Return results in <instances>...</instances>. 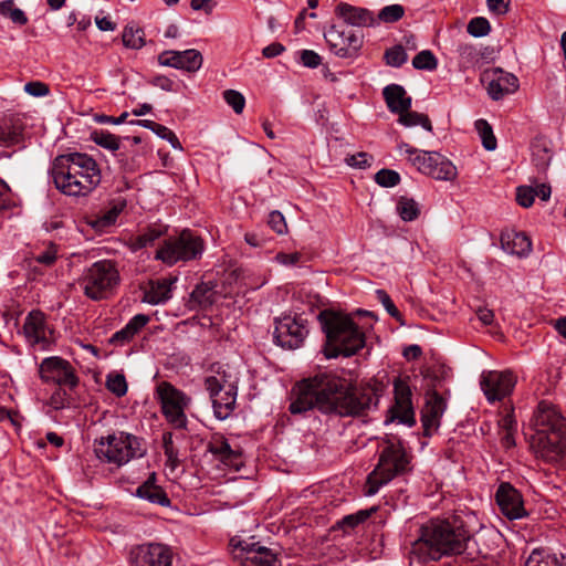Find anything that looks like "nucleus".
Instances as JSON below:
<instances>
[{
	"instance_id": "6e6552de",
	"label": "nucleus",
	"mask_w": 566,
	"mask_h": 566,
	"mask_svg": "<svg viewBox=\"0 0 566 566\" xmlns=\"http://www.w3.org/2000/svg\"><path fill=\"white\" fill-rule=\"evenodd\" d=\"M202 252V239L191 230L185 229L178 235L165 239L157 249L155 259L171 266L178 262L196 260Z\"/></svg>"
},
{
	"instance_id": "4be33fe9",
	"label": "nucleus",
	"mask_w": 566,
	"mask_h": 566,
	"mask_svg": "<svg viewBox=\"0 0 566 566\" xmlns=\"http://www.w3.org/2000/svg\"><path fill=\"white\" fill-rule=\"evenodd\" d=\"M566 434L535 433L531 446L537 458L545 462L556 463L564 453L563 437Z\"/></svg>"
},
{
	"instance_id": "7c9ffc66",
	"label": "nucleus",
	"mask_w": 566,
	"mask_h": 566,
	"mask_svg": "<svg viewBox=\"0 0 566 566\" xmlns=\"http://www.w3.org/2000/svg\"><path fill=\"white\" fill-rule=\"evenodd\" d=\"M382 95L388 109L398 114L411 108V97L407 95L406 90L398 84H389L382 90Z\"/></svg>"
},
{
	"instance_id": "c756f323",
	"label": "nucleus",
	"mask_w": 566,
	"mask_h": 566,
	"mask_svg": "<svg viewBox=\"0 0 566 566\" xmlns=\"http://www.w3.org/2000/svg\"><path fill=\"white\" fill-rule=\"evenodd\" d=\"M211 371L213 374L205 379V387L207 391H213L214 389L233 390L234 388H238V380L235 376L232 375L229 367L213 365Z\"/></svg>"
},
{
	"instance_id": "a18cd8bd",
	"label": "nucleus",
	"mask_w": 566,
	"mask_h": 566,
	"mask_svg": "<svg viewBox=\"0 0 566 566\" xmlns=\"http://www.w3.org/2000/svg\"><path fill=\"white\" fill-rule=\"evenodd\" d=\"M123 43L128 49H140L144 46V31L140 28L127 25L123 32Z\"/></svg>"
},
{
	"instance_id": "49530a36",
	"label": "nucleus",
	"mask_w": 566,
	"mask_h": 566,
	"mask_svg": "<svg viewBox=\"0 0 566 566\" xmlns=\"http://www.w3.org/2000/svg\"><path fill=\"white\" fill-rule=\"evenodd\" d=\"M475 128L482 139L483 147L486 150H494L496 148V138L491 125L485 119H478L475 122Z\"/></svg>"
},
{
	"instance_id": "393cba45",
	"label": "nucleus",
	"mask_w": 566,
	"mask_h": 566,
	"mask_svg": "<svg viewBox=\"0 0 566 566\" xmlns=\"http://www.w3.org/2000/svg\"><path fill=\"white\" fill-rule=\"evenodd\" d=\"M23 332L27 340L32 346L38 345L41 349H46L51 343V331L49 329L43 313L32 311L27 316L23 324Z\"/></svg>"
},
{
	"instance_id": "dca6fc26",
	"label": "nucleus",
	"mask_w": 566,
	"mask_h": 566,
	"mask_svg": "<svg viewBox=\"0 0 566 566\" xmlns=\"http://www.w3.org/2000/svg\"><path fill=\"white\" fill-rule=\"evenodd\" d=\"M174 552L163 543L140 544L130 549V566H171Z\"/></svg>"
},
{
	"instance_id": "6e6d98bb",
	"label": "nucleus",
	"mask_w": 566,
	"mask_h": 566,
	"mask_svg": "<svg viewBox=\"0 0 566 566\" xmlns=\"http://www.w3.org/2000/svg\"><path fill=\"white\" fill-rule=\"evenodd\" d=\"M106 387L117 397H122L127 392L126 379L124 375L120 374L109 375L107 377Z\"/></svg>"
},
{
	"instance_id": "37998d69",
	"label": "nucleus",
	"mask_w": 566,
	"mask_h": 566,
	"mask_svg": "<svg viewBox=\"0 0 566 566\" xmlns=\"http://www.w3.org/2000/svg\"><path fill=\"white\" fill-rule=\"evenodd\" d=\"M397 211L403 221H413L419 216L418 203L407 197H401L397 203Z\"/></svg>"
},
{
	"instance_id": "c85d7f7f",
	"label": "nucleus",
	"mask_w": 566,
	"mask_h": 566,
	"mask_svg": "<svg viewBox=\"0 0 566 566\" xmlns=\"http://www.w3.org/2000/svg\"><path fill=\"white\" fill-rule=\"evenodd\" d=\"M208 392L212 401L214 416L219 420L227 419L234 410L238 388H234L233 390L214 389L213 391Z\"/></svg>"
},
{
	"instance_id": "e433bc0d",
	"label": "nucleus",
	"mask_w": 566,
	"mask_h": 566,
	"mask_svg": "<svg viewBox=\"0 0 566 566\" xmlns=\"http://www.w3.org/2000/svg\"><path fill=\"white\" fill-rule=\"evenodd\" d=\"M398 123L405 127H413L420 125L423 129L432 133V124L430 118L422 113L413 112L411 109L398 113Z\"/></svg>"
},
{
	"instance_id": "79ce46f5",
	"label": "nucleus",
	"mask_w": 566,
	"mask_h": 566,
	"mask_svg": "<svg viewBox=\"0 0 566 566\" xmlns=\"http://www.w3.org/2000/svg\"><path fill=\"white\" fill-rule=\"evenodd\" d=\"M374 511H375V509L361 510L354 514L346 515L337 523V525H338V527L344 530V532H349V531L354 530L356 526H358L359 524L367 521Z\"/></svg>"
},
{
	"instance_id": "20e7f679",
	"label": "nucleus",
	"mask_w": 566,
	"mask_h": 566,
	"mask_svg": "<svg viewBox=\"0 0 566 566\" xmlns=\"http://www.w3.org/2000/svg\"><path fill=\"white\" fill-rule=\"evenodd\" d=\"M318 319L327 338L326 357H349L365 346V334L349 315L324 311Z\"/></svg>"
},
{
	"instance_id": "9b49d317",
	"label": "nucleus",
	"mask_w": 566,
	"mask_h": 566,
	"mask_svg": "<svg viewBox=\"0 0 566 566\" xmlns=\"http://www.w3.org/2000/svg\"><path fill=\"white\" fill-rule=\"evenodd\" d=\"M234 558L240 559L243 566H282L279 554L272 548L261 545L259 542L237 541L232 538Z\"/></svg>"
},
{
	"instance_id": "f257e3e1",
	"label": "nucleus",
	"mask_w": 566,
	"mask_h": 566,
	"mask_svg": "<svg viewBox=\"0 0 566 566\" xmlns=\"http://www.w3.org/2000/svg\"><path fill=\"white\" fill-rule=\"evenodd\" d=\"M294 399L289 410L301 415L316 408L322 413L355 417L376 407L379 390L375 387H349L332 374H318L303 379L293 388Z\"/></svg>"
},
{
	"instance_id": "b1692460",
	"label": "nucleus",
	"mask_w": 566,
	"mask_h": 566,
	"mask_svg": "<svg viewBox=\"0 0 566 566\" xmlns=\"http://www.w3.org/2000/svg\"><path fill=\"white\" fill-rule=\"evenodd\" d=\"M496 503L501 512L510 520L527 515L521 493L510 483H501L496 494Z\"/></svg>"
},
{
	"instance_id": "a19ab883",
	"label": "nucleus",
	"mask_w": 566,
	"mask_h": 566,
	"mask_svg": "<svg viewBox=\"0 0 566 566\" xmlns=\"http://www.w3.org/2000/svg\"><path fill=\"white\" fill-rule=\"evenodd\" d=\"M451 369L444 365L437 364L426 369L423 376L430 381L431 389L436 390L440 384L450 377Z\"/></svg>"
},
{
	"instance_id": "774afa93",
	"label": "nucleus",
	"mask_w": 566,
	"mask_h": 566,
	"mask_svg": "<svg viewBox=\"0 0 566 566\" xmlns=\"http://www.w3.org/2000/svg\"><path fill=\"white\" fill-rule=\"evenodd\" d=\"M489 10L496 14H505L510 10L511 0H486Z\"/></svg>"
},
{
	"instance_id": "680f3d73",
	"label": "nucleus",
	"mask_w": 566,
	"mask_h": 566,
	"mask_svg": "<svg viewBox=\"0 0 566 566\" xmlns=\"http://www.w3.org/2000/svg\"><path fill=\"white\" fill-rule=\"evenodd\" d=\"M24 91L34 97L46 96L50 93L49 86L40 81L28 82L24 85Z\"/></svg>"
},
{
	"instance_id": "13d9d810",
	"label": "nucleus",
	"mask_w": 566,
	"mask_h": 566,
	"mask_svg": "<svg viewBox=\"0 0 566 566\" xmlns=\"http://www.w3.org/2000/svg\"><path fill=\"white\" fill-rule=\"evenodd\" d=\"M375 181L381 187H394L399 184L400 176L391 169H381L375 175Z\"/></svg>"
},
{
	"instance_id": "69168bd1",
	"label": "nucleus",
	"mask_w": 566,
	"mask_h": 566,
	"mask_svg": "<svg viewBox=\"0 0 566 566\" xmlns=\"http://www.w3.org/2000/svg\"><path fill=\"white\" fill-rule=\"evenodd\" d=\"M371 157L367 153H358L355 155H350L346 158V163L350 167L355 168H366L370 166Z\"/></svg>"
},
{
	"instance_id": "473e14b6",
	"label": "nucleus",
	"mask_w": 566,
	"mask_h": 566,
	"mask_svg": "<svg viewBox=\"0 0 566 566\" xmlns=\"http://www.w3.org/2000/svg\"><path fill=\"white\" fill-rule=\"evenodd\" d=\"M501 245L504 251L520 256L528 254L532 249L530 238L523 232L514 231L501 234Z\"/></svg>"
},
{
	"instance_id": "c9c22d12",
	"label": "nucleus",
	"mask_w": 566,
	"mask_h": 566,
	"mask_svg": "<svg viewBox=\"0 0 566 566\" xmlns=\"http://www.w3.org/2000/svg\"><path fill=\"white\" fill-rule=\"evenodd\" d=\"M136 495L154 504H159L161 506L170 505L168 495L159 485L142 484L137 488Z\"/></svg>"
},
{
	"instance_id": "5701e85b",
	"label": "nucleus",
	"mask_w": 566,
	"mask_h": 566,
	"mask_svg": "<svg viewBox=\"0 0 566 566\" xmlns=\"http://www.w3.org/2000/svg\"><path fill=\"white\" fill-rule=\"evenodd\" d=\"M158 61L160 65L195 73L202 66L203 57L202 54L195 49L185 51L169 50L159 54Z\"/></svg>"
},
{
	"instance_id": "bb28decb",
	"label": "nucleus",
	"mask_w": 566,
	"mask_h": 566,
	"mask_svg": "<svg viewBox=\"0 0 566 566\" xmlns=\"http://www.w3.org/2000/svg\"><path fill=\"white\" fill-rule=\"evenodd\" d=\"M24 130L23 119L18 114L0 117V146L12 147L21 143Z\"/></svg>"
},
{
	"instance_id": "9d476101",
	"label": "nucleus",
	"mask_w": 566,
	"mask_h": 566,
	"mask_svg": "<svg viewBox=\"0 0 566 566\" xmlns=\"http://www.w3.org/2000/svg\"><path fill=\"white\" fill-rule=\"evenodd\" d=\"M155 398L159 402L161 413L168 423L176 429L187 427L186 410L191 405L190 396L169 381H160L156 386Z\"/></svg>"
},
{
	"instance_id": "2eb2a0df",
	"label": "nucleus",
	"mask_w": 566,
	"mask_h": 566,
	"mask_svg": "<svg viewBox=\"0 0 566 566\" xmlns=\"http://www.w3.org/2000/svg\"><path fill=\"white\" fill-rule=\"evenodd\" d=\"M531 424L535 433L566 434V419L559 409L552 402H538Z\"/></svg>"
},
{
	"instance_id": "338daca9",
	"label": "nucleus",
	"mask_w": 566,
	"mask_h": 566,
	"mask_svg": "<svg viewBox=\"0 0 566 566\" xmlns=\"http://www.w3.org/2000/svg\"><path fill=\"white\" fill-rule=\"evenodd\" d=\"M301 256L302 255L300 252H293V253L279 252L275 255V261L285 266H292V265H295L296 263H298V261L301 260Z\"/></svg>"
},
{
	"instance_id": "39448f33",
	"label": "nucleus",
	"mask_w": 566,
	"mask_h": 566,
	"mask_svg": "<svg viewBox=\"0 0 566 566\" xmlns=\"http://www.w3.org/2000/svg\"><path fill=\"white\" fill-rule=\"evenodd\" d=\"M409 457L400 442H387L379 454L378 464L367 478L366 494H376L395 476L406 473L409 470Z\"/></svg>"
},
{
	"instance_id": "a211bd4d",
	"label": "nucleus",
	"mask_w": 566,
	"mask_h": 566,
	"mask_svg": "<svg viewBox=\"0 0 566 566\" xmlns=\"http://www.w3.org/2000/svg\"><path fill=\"white\" fill-rule=\"evenodd\" d=\"M324 38L331 52L339 57H352L356 55L363 45L360 35L353 31L340 30L336 25H332L324 33Z\"/></svg>"
},
{
	"instance_id": "4468645a",
	"label": "nucleus",
	"mask_w": 566,
	"mask_h": 566,
	"mask_svg": "<svg viewBox=\"0 0 566 566\" xmlns=\"http://www.w3.org/2000/svg\"><path fill=\"white\" fill-rule=\"evenodd\" d=\"M500 541L501 534L493 530L482 528L474 535H471L468 530V539L463 541L462 554L472 560L492 558L496 554Z\"/></svg>"
},
{
	"instance_id": "3c124183",
	"label": "nucleus",
	"mask_w": 566,
	"mask_h": 566,
	"mask_svg": "<svg viewBox=\"0 0 566 566\" xmlns=\"http://www.w3.org/2000/svg\"><path fill=\"white\" fill-rule=\"evenodd\" d=\"M552 155L544 145H535L533 147V163L538 171H545L549 166Z\"/></svg>"
},
{
	"instance_id": "864d4df0",
	"label": "nucleus",
	"mask_w": 566,
	"mask_h": 566,
	"mask_svg": "<svg viewBox=\"0 0 566 566\" xmlns=\"http://www.w3.org/2000/svg\"><path fill=\"white\" fill-rule=\"evenodd\" d=\"M405 14V9L400 4H390L384 7L379 13L378 19L386 23H392L400 20Z\"/></svg>"
},
{
	"instance_id": "603ef678",
	"label": "nucleus",
	"mask_w": 566,
	"mask_h": 566,
	"mask_svg": "<svg viewBox=\"0 0 566 566\" xmlns=\"http://www.w3.org/2000/svg\"><path fill=\"white\" fill-rule=\"evenodd\" d=\"M467 31L474 38H481L490 33L491 25L488 19L483 17H476L469 22Z\"/></svg>"
},
{
	"instance_id": "052dcab7",
	"label": "nucleus",
	"mask_w": 566,
	"mask_h": 566,
	"mask_svg": "<svg viewBox=\"0 0 566 566\" xmlns=\"http://www.w3.org/2000/svg\"><path fill=\"white\" fill-rule=\"evenodd\" d=\"M535 191L533 187L520 186L516 189V201L520 206L528 208L533 205Z\"/></svg>"
},
{
	"instance_id": "f8f14e48",
	"label": "nucleus",
	"mask_w": 566,
	"mask_h": 566,
	"mask_svg": "<svg viewBox=\"0 0 566 566\" xmlns=\"http://www.w3.org/2000/svg\"><path fill=\"white\" fill-rule=\"evenodd\" d=\"M307 333L306 321L300 317L285 315L275 319L273 337L275 343L282 348H298L303 344Z\"/></svg>"
},
{
	"instance_id": "4c0bfd02",
	"label": "nucleus",
	"mask_w": 566,
	"mask_h": 566,
	"mask_svg": "<svg viewBox=\"0 0 566 566\" xmlns=\"http://www.w3.org/2000/svg\"><path fill=\"white\" fill-rule=\"evenodd\" d=\"M216 300V292L210 282L198 284L191 293V301L200 307L211 306Z\"/></svg>"
},
{
	"instance_id": "bf43d9fd",
	"label": "nucleus",
	"mask_w": 566,
	"mask_h": 566,
	"mask_svg": "<svg viewBox=\"0 0 566 566\" xmlns=\"http://www.w3.org/2000/svg\"><path fill=\"white\" fill-rule=\"evenodd\" d=\"M268 223H269L270 228L273 231H275L277 234H284L287 231V224H286L285 218L277 210L270 212Z\"/></svg>"
},
{
	"instance_id": "a878e982",
	"label": "nucleus",
	"mask_w": 566,
	"mask_h": 566,
	"mask_svg": "<svg viewBox=\"0 0 566 566\" xmlns=\"http://www.w3.org/2000/svg\"><path fill=\"white\" fill-rule=\"evenodd\" d=\"M207 450L221 463L240 470L242 467L241 451L232 449L228 440L221 434H213L207 444Z\"/></svg>"
},
{
	"instance_id": "7ed1b4c3",
	"label": "nucleus",
	"mask_w": 566,
	"mask_h": 566,
	"mask_svg": "<svg viewBox=\"0 0 566 566\" xmlns=\"http://www.w3.org/2000/svg\"><path fill=\"white\" fill-rule=\"evenodd\" d=\"M53 182L66 196H87L101 182L96 160L84 153H67L54 158L51 167Z\"/></svg>"
},
{
	"instance_id": "2f4dec72",
	"label": "nucleus",
	"mask_w": 566,
	"mask_h": 566,
	"mask_svg": "<svg viewBox=\"0 0 566 566\" xmlns=\"http://www.w3.org/2000/svg\"><path fill=\"white\" fill-rule=\"evenodd\" d=\"M148 315L137 314L133 316L122 329L112 335L109 343L115 346H123L127 344L148 324Z\"/></svg>"
},
{
	"instance_id": "58836bf2",
	"label": "nucleus",
	"mask_w": 566,
	"mask_h": 566,
	"mask_svg": "<svg viewBox=\"0 0 566 566\" xmlns=\"http://www.w3.org/2000/svg\"><path fill=\"white\" fill-rule=\"evenodd\" d=\"M91 140L111 151H116L120 147V138L107 130H94L91 133Z\"/></svg>"
},
{
	"instance_id": "8fccbe9b",
	"label": "nucleus",
	"mask_w": 566,
	"mask_h": 566,
	"mask_svg": "<svg viewBox=\"0 0 566 566\" xmlns=\"http://www.w3.org/2000/svg\"><path fill=\"white\" fill-rule=\"evenodd\" d=\"M408 60V55L402 45H395L385 52L386 64L392 67H400Z\"/></svg>"
},
{
	"instance_id": "0e129e2a",
	"label": "nucleus",
	"mask_w": 566,
	"mask_h": 566,
	"mask_svg": "<svg viewBox=\"0 0 566 566\" xmlns=\"http://www.w3.org/2000/svg\"><path fill=\"white\" fill-rule=\"evenodd\" d=\"M300 56L302 64L310 69H315L322 63V57L312 50H302Z\"/></svg>"
},
{
	"instance_id": "09e8293b",
	"label": "nucleus",
	"mask_w": 566,
	"mask_h": 566,
	"mask_svg": "<svg viewBox=\"0 0 566 566\" xmlns=\"http://www.w3.org/2000/svg\"><path fill=\"white\" fill-rule=\"evenodd\" d=\"M412 66L417 70L433 71L438 66V60L430 50H422L412 59Z\"/></svg>"
},
{
	"instance_id": "6ab92c4d",
	"label": "nucleus",
	"mask_w": 566,
	"mask_h": 566,
	"mask_svg": "<svg viewBox=\"0 0 566 566\" xmlns=\"http://www.w3.org/2000/svg\"><path fill=\"white\" fill-rule=\"evenodd\" d=\"M395 405L389 409V420H398L400 423L413 426L416 423L412 406V392L405 379L397 378L394 381Z\"/></svg>"
},
{
	"instance_id": "4d7b16f0",
	"label": "nucleus",
	"mask_w": 566,
	"mask_h": 566,
	"mask_svg": "<svg viewBox=\"0 0 566 566\" xmlns=\"http://www.w3.org/2000/svg\"><path fill=\"white\" fill-rule=\"evenodd\" d=\"M126 206L125 200H118L113 203V206L99 218L97 221L102 227L111 226L115 223L119 213L124 210Z\"/></svg>"
},
{
	"instance_id": "cd10ccee",
	"label": "nucleus",
	"mask_w": 566,
	"mask_h": 566,
	"mask_svg": "<svg viewBox=\"0 0 566 566\" xmlns=\"http://www.w3.org/2000/svg\"><path fill=\"white\" fill-rule=\"evenodd\" d=\"M335 14L342 19L344 23L358 28L370 27L375 22L371 11L346 2H340L336 6Z\"/></svg>"
},
{
	"instance_id": "f3484780",
	"label": "nucleus",
	"mask_w": 566,
	"mask_h": 566,
	"mask_svg": "<svg viewBox=\"0 0 566 566\" xmlns=\"http://www.w3.org/2000/svg\"><path fill=\"white\" fill-rule=\"evenodd\" d=\"M516 384L511 370H489L481 376L480 386L489 402L502 400L509 396Z\"/></svg>"
},
{
	"instance_id": "5fc2aeb1",
	"label": "nucleus",
	"mask_w": 566,
	"mask_h": 566,
	"mask_svg": "<svg viewBox=\"0 0 566 566\" xmlns=\"http://www.w3.org/2000/svg\"><path fill=\"white\" fill-rule=\"evenodd\" d=\"M223 99L235 114H241L243 112L245 98L240 92L235 90H227L223 92Z\"/></svg>"
},
{
	"instance_id": "423d86ee",
	"label": "nucleus",
	"mask_w": 566,
	"mask_h": 566,
	"mask_svg": "<svg viewBox=\"0 0 566 566\" xmlns=\"http://www.w3.org/2000/svg\"><path fill=\"white\" fill-rule=\"evenodd\" d=\"M94 451L99 460L118 467L132 459L143 457L146 452L139 438L123 431L97 440Z\"/></svg>"
},
{
	"instance_id": "0eeeda50",
	"label": "nucleus",
	"mask_w": 566,
	"mask_h": 566,
	"mask_svg": "<svg viewBox=\"0 0 566 566\" xmlns=\"http://www.w3.org/2000/svg\"><path fill=\"white\" fill-rule=\"evenodd\" d=\"M84 295L92 301L107 298L119 283V273L109 260L94 262L78 279Z\"/></svg>"
},
{
	"instance_id": "f03ea898",
	"label": "nucleus",
	"mask_w": 566,
	"mask_h": 566,
	"mask_svg": "<svg viewBox=\"0 0 566 566\" xmlns=\"http://www.w3.org/2000/svg\"><path fill=\"white\" fill-rule=\"evenodd\" d=\"M465 539H468V525L462 516L431 520L421 526L419 537L411 545L410 566L416 562L424 564L439 560L442 556L462 554Z\"/></svg>"
},
{
	"instance_id": "f704fd0d",
	"label": "nucleus",
	"mask_w": 566,
	"mask_h": 566,
	"mask_svg": "<svg viewBox=\"0 0 566 566\" xmlns=\"http://www.w3.org/2000/svg\"><path fill=\"white\" fill-rule=\"evenodd\" d=\"M171 297V282L168 280L150 281L144 291L143 302L158 305Z\"/></svg>"
},
{
	"instance_id": "1a4fd4ad",
	"label": "nucleus",
	"mask_w": 566,
	"mask_h": 566,
	"mask_svg": "<svg viewBox=\"0 0 566 566\" xmlns=\"http://www.w3.org/2000/svg\"><path fill=\"white\" fill-rule=\"evenodd\" d=\"M397 147L400 153L407 155L408 160L421 174L443 181H452L457 178V167L441 154L419 150L405 142H400Z\"/></svg>"
},
{
	"instance_id": "72a5a7b5",
	"label": "nucleus",
	"mask_w": 566,
	"mask_h": 566,
	"mask_svg": "<svg viewBox=\"0 0 566 566\" xmlns=\"http://www.w3.org/2000/svg\"><path fill=\"white\" fill-rule=\"evenodd\" d=\"M167 233V227L161 223H153L143 229L130 239L133 250H140L154 245V243Z\"/></svg>"
},
{
	"instance_id": "412c9836",
	"label": "nucleus",
	"mask_w": 566,
	"mask_h": 566,
	"mask_svg": "<svg viewBox=\"0 0 566 566\" xmlns=\"http://www.w3.org/2000/svg\"><path fill=\"white\" fill-rule=\"evenodd\" d=\"M446 408L447 402L437 390L430 389L427 391L426 403L421 410V422L424 436L430 437L438 430Z\"/></svg>"
},
{
	"instance_id": "c03bdc74",
	"label": "nucleus",
	"mask_w": 566,
	"mask_h": 566,
	"mask_svg": "<svg viewBox=\"0 0 566 566\" xmlns=\"http://www.w3.org/2000/svg\"><path fill=\"white\" fill-rule=\"evenodd\" d=\"M525 566H566L558 562V559L539 549H534L526 559Z\"/></svg>"
},
{
	"instance_id": "ea45409f",
	"label": "nucleus",
	"mask_w": 566,
	"mask_h": 566,
	"mask_svg": "<svg viewBox=\"0 0 566 566\" xmlns=\"http://www.w3.org/2000/svg\"><path fill=\"white\" fill-rule=\"evenodd\" d=\"M458 53L460 57V65L464 70L473 67L480 61V52L473 44H459Z\"/></svg>"
},
{
	"instance_id": "de8ad7c7",
	"label": "nucleus",
	"mask_w": 566,
	"mask_h": 566,
	"mask_svg": "<svg viewBox=\"0 0 566 566\" xmlns=\"http://www.w3.org/2000/svg\"><path fill=\"white\" fill-rule=\"evenodd\" d=\"M163 448L167 459V465H169L172 470L176 469L179 464V452L174 444L171 432H165L163 434Z\"/></svg>"
},
{
	"instance_id": "aec40b11",
	"label": "nucleus",
	"mask_w": 566,
	"mask_h": 566,
	"mask_svg": "<svg viewBox=\"0 0 566 566\" xmlns=\"http://www.w3.org/2000/svg\"><path fill=\"white\" fill-rule=\"evenodd\" d=\"M481 81L486 83L488 94L494 101H499L507 94H513L518 88L517 77L501 69L485 71Z\"/></svg>"
},
{
	"instance_id": "e2e57ef3",
	"label": "nucleus",
	"mask_w": 566,
	"mask_h": 566,
	"mask_svg": "<svg viewBox=\"0 0 566 566\" xmlns=\"http://www.w3.org/2000/svg\"><path fill=\"white\" fill-rule=\"evenodd\" d=\"M376 295H377L378 301L384 305V307L388 312V314L395 318H398L400 315L399 311L396 307V305L394 304V302L391 301L388 293L384 290H377Z\"/></svg>"
},
{
	"instance_id": "ddd939ff",
	"label": "nucleus",
	"mask_w": 566,
	"mask_h": 566,
	"mask_svg": "<svg viewBox=\"0 0 566 566\" xmlns=\"http://www.w3.org/2000/svg\"><path fill=\"white\" fill-rule=\"evenodd\" d=\"M39 375L43 382H53L73 389L78 382L71 363L59 356L44 358L39 366Z\"/></svg>"
}]
</instances>
